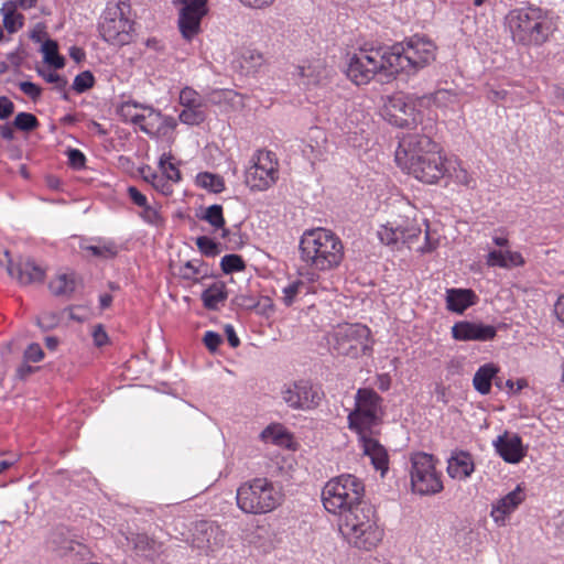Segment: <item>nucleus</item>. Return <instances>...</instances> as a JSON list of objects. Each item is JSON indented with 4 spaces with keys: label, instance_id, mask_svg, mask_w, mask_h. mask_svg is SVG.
Returning <instances> with one entry per match:
<instances>
[{
    "label": "nucleus",
    "instance_id": "6e6552de",
    "mask_svg": "<svg viewBox=\"0 0 564 564\" xmlns=\"http://www.w3.org/2000/svg\"><path fill=\"white\" fill-rule=\"evenodd\" d=\"M237 506L249 514H264L276 509L283 501V494L268 478H254L237 489Z\"/></svg>",
    "mask_w": 564,
    "mask_h": 564
},
{
    "label": "nucleus",
    "instance_id": "864d4df0",
    "mask_svg": "<svg viewBox=\"0 0 564 564\" xmlns=\"http://www.w3.org/2000/svg\"><path fill=\"white\" fill-rule=\"evenodd\" d=\"M95 78L89 70L82 72L78 74L73 82V89L78 93H85L93 87Z\"/></svg>",
    "mask_w": 564,
    "mask_h": 564
},
{
    "label": "nucleus",
    "instance_id": "9d476101",
    "mask_svg": "<svg viewBox=\"0 0 564 564\" xmlns=\"http://www.w3.org/2000/svg\"><path fill=\"white\" fill-rule=\"evenodd\" d=\"M382 398L372 389L361 388L355 397V409L348 414V427L357 435L378 433L382 416Z\"/></svg>",
    "mask_w": 564,
    "mask_h": 564
},
{
    "label": "nucleus",
    "instance_id": "2eb2a0df",
    "mask_svg": "<svg viewBox=\"0 0 564 564\" xmlns=\"http://www.w3.org/2000/svg\"><path fill=\"white\" fill-rule=\"evenodd\" d=\"M283 401L294 410H312L316 408L323 397V392L307 380H299L285 384L281 390Z\"/></svg>",
    "mask_w": 564,
    "mask_h": 564
},
{
    "label": "nucleus",
    "instance_id": "4468645a",
    "mask_svg": "<svg viewBox=\"0 0 564 564\" xmlns=\"http://www.w3.org/2000/svg\"><path fill=\"white\" fill-rule=\"evenodd\" d=\"M278 180V161L271 151H257L246 171V184L251 189L264 191Z\"/></svg>",
    "mask_w": 564,
    "mask_h": 564
},
{
    "label": "nucleus",
    "instance_id": "7ed1b4c3",
    "mask_svg": "<svg viewBox=\"0 0 564 564\" xmlns=\"http://www.w3.org/2000/svg\"><path fill=\"white\" fill-rule=\"evenodd\" d=\"M506 23L513 41L523 45L543 44L552 33L550 14L539 7L512 10L506 17Z\"/></svg>",
    "mask_w": 564,
    "mask_h": 564
},
{
    "label": "nucleus",
    "instance_id": "c85d7f7f",
    "mask_svg": "<svg viewBox=\"0 0 564 564\" xmlns=\"http://www.w3.org/2000/svg\"><path fill=\"white\" fill-rule=\"evenodd\" d=\"M8 271L12 278H15L23 285L41 283L45 275L44 270L31 260L20 262L15 265L11 264Z\"/></svg>",
    "mask_w": 564,
    "mask_h": 564
},
{
    "label": "nucleus",
    "instance_id": "a878e982",
    "mask_svg": "<svg viewBox=\"0 0 564 564\" xmlns=\"http://www.w3.org/2000/svg\"><path fill=\"white\" fill-rule=\"evenodd\" d=\"M475 470L474 458L470 453L455 451L447 459V474L456 480H466Z\"/></svg>",
    "mask_w": 564,
    "mask_h": 564
},
{
    "label": "nucleus",
    "instance_id": "49530a36",
    "mask_svg": "<svg viewBox=\"0 0 564 564\" xmlns=\"http://www.w3.org/2000/svg\"><path fill=\"white\" fill-rule=\"evenodd\" d=\"M200 219L207 221L214 229H224L225 218L223 215V207L220 205H212L206 208Z\"/></svg>",
    "mask_w": 564,
    "mask_h": 564
},
{
    "label": "nucleus",
    "instance_id": "bb28decb",
    "mask_svg": "<svg viewBox=\"0 0 564 564\" xmlns=\"http://www.w3.org/2000/svg\"><path fill=\"white\" fill-rule=\"evenodd\" d=\"M420 106H435L444 111H456L460 109V97L459 95L449 89H438L433 94L422 96L417 98Z\"/></svg>",
    "mask_w": 564,
    "mask_h": 564
},
{
    "label": "nucleus",
    "instance_id": "69168bd1",
    "mask_svg": "<svg viewBox=\"0 0 564 564\" xmlns=\"http://www.w3.org/2000/svg\"><path fill=\"white\" fill-rule=\"evenodd\" d=\"M19 88L33 100L41 96V88L32 82H21Z\"/></svg>",
    "mask_w": 564,
    "mask_h": 564
},
{
    "label": "nucleus",
    "instance_id": "58836bf2",
    "mask_svg": "<svg viewBox=\"0 0 564 564\" xmlns=\"http://www.w3.org/2000/svg\"><path fill=\"white\" fill-rule=\"evenodd\" d=\"M377 235L380 241L387 246L398 245L399 242H401L400 223L394 221L380 226Z\"/></svg>",
    "mask_w": 564,
    "mask_h": 564
},
{
    "label": "nucleus",
    "instance_id": "4c0bfd02",
    "mask_svg": "<svg viewBox=\"0 0 564 564\" xmlns=\"http://www.w3.org/2000/svg\"><path fill=\"white\" fill-rule=\"evenodd\" d=\"M196 183L199 187L215 194L221 193L225 189L224 178L220 175L209 172L198 173L196 176Z\"/></svg>",
    "mask_w": 564,
    "mask_h": 564
},
{
    "label": "nucleus",
    "instance_id": "37998d69",
    "mask_svg": "<svg viewBox=\"0 0 564 564\" xmlns=\"http://www.w3.org/2000/svg\"><path fill=\"white\" fill-rule=\"evenodd\" d=\"M159 167L167 180L172 182L181 181V172L178 167L173 163V155L169 153H163L159 160Z\"/></svg>",
    "mask_w": 564,
    "mask_h": 564
},
{
    "label": "nucleus",
    "instance_id": "39448f33",
    "mask_svg": "<svg viewBox=\"0 0 564 564\" xmlns=\"http://www.w3.org/2000/svg\"><path fill=\"white\" fill-rule=\"evenodd\" d=\"M340 532L349 544L367 551L376 547L383 538L376 510L368 502L341 518Z\"/></svg>",
    "mask_w": 564,
    "mask_h": 564
},
{
    "label": "nucleus",
    "instance_id": "f257e3e1",
    "mask_svg": "<svg viewBox=\"0 0 564 564\" xmlns=\"http://www.w3.org/2000/svg\"><path fill=\"white\" fill-rule=\"evenodd\" d=\"M395 160L404 164L409 174L426 184H435L446 176L448 159L442 155L438 144L427 135L412 134L404 138Z\"/></svg>",
    "mask_w": 564,
    "mask_h": 564
},
{
    "label": "nucleus",
    "instance_id": "20e7f679",
    "mask_svg": "<svg viewBox=\"0 0 564 564\" xmlns=\"http://www.w3.org/2000/svg\"><path fill=\"white\" fill-rule=\"evenodd\" d=\"M364 496L362 480L351 474H343L325 484L322 502L327 512L343 518L366 503Z\"/></svg>",
    "mask_w": 564,
    "mask_h": 564
},
{
    "label": "nucleus",
    "instance_id": "393cba45",
    "mask_svg": "<svg viewBox=\"0 0 564 564\" xmlns=\"http://www.w3.org/2000/svg\"><path fill=\"white\" fill-rule=\"evenodd\" d=\"M330 75L322 61L310 62L296 67L297 84L306 89L324 85Z\"/></svg>",
    "mask_w": 564,
    "mask_h": 564
},
{
    "label": "nucleus",
    "instance_id": "423d86ee",
    "mask_svg": "<svg viewBox=\"0 0 564 564\" xmlns=\"http://www.w3.org/2000/svg\"><path fill=\"white\" fill-rule=\"evenodd\" d=\"M340 532L349 544L367 551L376 547L383 538L376 510L368 502L341 518Z\"/></svg>",
    "mask_w": 564,
    "mask_h": 564
},
{
    "label": "nucleus",
    "instance_id": "e433bc0d",
    "mask_svg": "<svg viewBox=\"0 0 564 564\" xmlns=\"http://www.w3.org/2000/svg\"><path fill=\"white\" fill-rule=\"evenodd\" d=\"M307 293V285L304 281L296 279L290 281L281 290V302L290 307L292 306L303 294Z\"/></svg>",
    "mask_w": 564,
    "mask_h": 564
},
{
    "label": "nucleus",
    "instance_id": "052dcab7",
    "mask_svg": "<svg viewBox=\"0 0 564 564\" xmlns=\"http://www.w3.org/2000/svg\"><path fill=\"white\" fill-rule=\"evenodd\" d=\"M68 164L75 170H80L85 166L86 156L78 149H69L67 151Z\"/></svg>",
    "mask_w": 564,
    "mask_h": 564
},
{
    "label": "nucleus",
    "instance_id": "ddd939ff",
    "mask_svg": "<svg viewBox=\"0 0 564 564\" xmlns=\"http://www.w3.org/2000/svg\"><path fill=\"white\" fill-rule=\"evenodd\" d=\"M411 485L414 492L434 495L443 490L441 474L436 471L434 457L416 453L411 457Z\"/></svg>",
    "mask_w": 564,
    "mask_h": 564
},
{
    "label": "nucleus",
    "instance_id": "79ce46f5",
    "mask_svg": "<svg viewBox=\"0 0 564 564\" xmlns=\"http://www.w3.org/2000/svg\"><path fill=\"white\" fill-rule=\"evenodd\" d=\"M263 55L251 48H247L241 54L240 65L247 74L256 73L263 64Z\"/></svg>",
    "mask_w": 564,
    "mask_h": 564
},
{
    "label": "nucleus",
    "instance_id": "9b49d317",
    "mask_svg": "<svg viewBox=\"0 0 564 564\" xmlns=\"http://www.w3.org/2000/svg\"><path fill=\"white\" fill-rule=\"evenodd\" d=\"M371 332L362 324H344L336 326L327 336L333 352L339 356L358 358L372 351Z\"/></svg>",
    "mask_w": 564,
    "mask_h": 564
},
{
    "label": "nucleus",
    "instance_id": "a19ab883",
    "mask_svg": "<svg viewBox=\"0 0 564 564\" xmlns=\"http://www.w3.org/2000/svg\"><path fill=\"white\" fill-rule=\"evenodd\" d=\"M139 216L145 224L154 227H161L164 224V217L161 214V205L158 203H148L145 206L141 207Z\"/></svg>",
    "mask_w": 564,
    "mask_h": 564
},
{
    "label": "nucleus",
    "instance_id": "4be33fe9",
    "mask_svg": "<svg viewBox=\"0 0 564 564\" xmlns=\"http://www.w3.org/2000/svg\"><path fill=\"white\" fill-rule=\"evenodd\" d=\"M378 433L358 435L364 455L368 456L376 470L383 477L389 469V454L387 448L376 438Z\"/></svg>",
    "mask_w": 564,
    "mask_h": 564
},
{
    "label": "nucleus",
    "instance_id": "7c9ffc66",
    "mask_svg": "<svg viewBox=\"0 0 564 564\" xmlns=\"http://www.w3.org/2000/svg\"><path fill=\"white\" fill-rule=\"evenodd\" d=\"M499 368L492 364H485L478 368L473 378V386L477 392L485 395L491 390L492 379L498 373Z\"/></svg>",
    "mask_w": 564,
    "mask_h": 564
},
{
    "label": "nucleus",
    "instance_id": "aec40b11",
    "mask_svg": "<svg viewBox=\"0 0 564 564\" xmlns=\"http://www.w3.org/2000/svg\"><path fill=\"white\" fill-rule=\"evenodd\" d=\"M497 335V328L482 323L460 321L453 325L452 336L459 341H487Z\"/></svg>",
    "mask_w": 564,
    "mask_h": 564
},
{
    "label": "nucleus",
    "instance_id": "0e129e2a",
    "mask_svg": "<svg viewBox=\"0 0 564 564\" xmlns=\"http://www.w3.org/2000/svg\"><path fill=\"white\" fill-rule=\"evenodd\" d=\"M15 106L7 96H0V120H7L14 113Z\"/></svg>",
    "mask_w": 564,
    "mask_h": 564
},
{
    "label": "nucleus",
    "instance_id": "1a4fd4ad",
    "mask_svg": "<svg viewBox=\"0 0 564 564\" xmlns=\"http://www.w3.org/2000/svg\"><path fill=\"white\" fill-rule=\"evenodd\" d=\"M130 4L111 0L100 15L98 31L102 40L111 45H126L132 40L133 22L129 18Z\"/></svg>",
    "mask_w": 564,
    "mask_h": 564
},
{
    "label": "nucleus",
    "instance_id": "a18cd8bd",
    "mask_svg": "<svg viewBox=\"0 0 564 564\" xmlns=\"http://www.w3.org/2000/svg\"><path fill=\"white\" fill-rule=\"evenodd\" d=\"M42 52L44 61L54 66L55 68H62L64 66V58L58 54L57 44L52 40H47L42 45Z\"/></svg>",
    "mask_w": 564,
    "mask_h": 564
},
{
    "label": "nucleus",
    "instance_id": "5701e85b",
    "mask_svg": "<svg viewBox=\"0 0 564 564\" xmlns=\"http://www.w3.org/2000/svg\"><path fill=\"white\" fill-rule=\"evenodd\" d=\"M492 446L498 455L509 464H518L525 456L522 440L516 433L506 431L492 442Z\"/></svg>",
    "mask_w": 564,
    "mask_h": 564
},
{
    "label": "nucleus",
    "instance_id": "b1692460",
    "mask_svg": "<svg viewBox=\"0 0 564 564\" xmlns=\"http://www.w3.org/2000/svg\"><path fill=\"white\" fill-rule=\"evenodd\" d=\"M224 540L219 527L209 521H199L195 524L193 546L208 553L215 550Z\"/></svg>",
    "mask_w": 564,
    "mask_h": 564
},
{
    "label": "nucleus",
    "instance_id": "f704fd0d",
    "mask_svg": "<svg viewBox=\"0 0 564 564\" xmlns=\"http://www.w3.org/2000/svg\"><path fill=\"white\" fill-rule=\"evenodd\" d=\"M3 26L9 33H15L23 26L24 17L17 13V2L8 1L1 8Z\"/></svg>",
    "mask_w": 564,
    "mask_h": 564
},
{
    "label": "nucleus",
    "instance_id": "2f4dec72",
    "mask_svg": "<svg viewBox=\"0 0 564 564\" xmlns=\"http://www.w3.org/2000/svg\"><path fill=\"white\" fill-rule=\"evenodd\" d=\"M446 170V176L455 183L471 189L477 186L476 178L462 165L459 160L448 159Z\"/></svg>",
    "mask_w": 564,
    "mask_h": 564
},
{
    "label": "nucleus",
    "instance_id": "412c9836",
    "mask_svg": "<svg viewBox=\"0 0 564 564\" xmlns=\"http://www.w3.org/2000/svg\"><path fill=\"white\" fill-rule=\"evenodd\" d=\"M525 495L520 486L491 505L490 517L498 527L507 525L510 516L524 501Z\"/></svg>",
    "mask_w": 564,
    "mask_h": 564
},
{
    "label": "nucleus",
    "instance_id": "c03bdc74",
    "mask_svg": "<svg viewBox=\"0 0 564 564\" xmlns=\"http://www.w3.org/2000/svg\"><path fill=\"white\" fill-rule=\"evenodd\" d=\"M180 104L187 108L206 107V100L193 88L185 87L180 93Z\"/></svg>",
    "mask_w": 564,
    "mask_h": 564
},
{
    "label": "nucleus",
    "instance_id": "680f3d73",
    "mask_svg": "<svg viewBox=\"0 0 564 564\" xmlns=\"http://www.w3.org/2000/svg\"><path fill=\"white\" fill-rule=\"evenodd\" d=\"M203 343L209 351L215 352L223 343V337L216 332L207 330L204 334Z\"/></svg>",
    "mask_w": 564,
    "mask_h": 564
},
{
    "label": "nucleus",
    "instance_id": "e2e57ef3",
    "mask_svg": "<svg viewBox=\"0 0 564 564\" xmlns=\"http://www.w3.org/2000/svg\"><path fill=\"white\" fill-rule=\"evenodd\" d=\"M43 357L44 352L39 344H31L24 351L26 362H39Z\"/></svg>",
    "mask_w": 564,
    "mask_h": 564
},
{
    "label": "nucleus",
    "instance_id": "473e14b6",
    "mask_svg": "<svg viewBox=\"0 0 564 564\" xmlns=\"http://www.w3.org/2000/svg\"><path fill=\"white\" fill-rule=\"evenodd\" d=\"M228 296L224 282H215L202 293L204 307L210 311L218 310Z\"/></svg>",
    "mask_w": 564,
    "mask_h": 564
},
{
    "label": "nucleus",
    "instance_id": "f8f14e48",
    "mask_svg": "<svg viewBox=\"0 0 564 564\" xmlns=\"http://www.w3.org/2000/svg\"><path fill=\"white\" fill-rule=\"evenodd\" d=\"M389 56L388 47L361 48L349 57L346 75L357 86L368 84L379 72L392 76L394 73L388 65Z\"/></svg>",
    "mask_w": 564,
    "mask_h": 564
},
{
    "label": "nucleus",
    "instance_id": "dca6fc26",
    "mask_svg": "<svg viewBox=\"0 0 564 564\" xmlns=\"http://www.w3.org/2000/svg\"><path fill=\"white\" fill-rule=\"evenodd\" d=\"M381 115L392 126L409 128L416 123L417 113L412 97L397 94L387 99Z\"/></svg>",
    "mask_w": 564,
    "mask_h": 564
},
{
    "label": "nucleus",
    "instance_id": "338daca9",
    "mask_svg": "<svg viewBox=\"0 0 564 564\" xmlns=\"http://www.w3.org/2000/svg\"><path fill=\"white\" fill-rule=\"evenodd\" d=\"M128 195L132 203L139 206L140 208L149 203L145 195H143L137 187L130 186L128 188Z\"/></svg>",
    "mask_w": 564,
    "mask_h": 564
},
{
    "label": "nucleus",
    "instance_id": "8fccbe9b",
    "mask_svg": "<svg viewBox=\"0 0 564 564\" xmlns=\"http://www.w3.org/2000/svg\"><path fill=\"white\" fill-rule=\"evenodd\" d=\"M204 109L205 107L183 109L180 112L178 118L183 123L198 126L206 119V113Z\"/></svg>",
    "mask_w": 564,
    "mask_h": 564
},
{
    "label": "nucleus",
    "instance_id": "ea45409f",
    "mask_svg": "<svg viewBox=\"0 0 564 564\" xmlns=\"http://www.w3.org/2000/svg\"><path fill=\"white\" fill-rule=\"evenodd\" d=\"M400 223L401 242L411 246L422 232L421 226L415 219H402Z\"/></svg>",
    "mask_w": 564,
    "mask_h": 564
},
{
    "label": "nucleus",
    "instance_id": "72a5a7b5",
    "mask_svg": "<svg viewBox=\"0 0 564 564\" xmlns=\"http://www.w3.org/2000/svg\"><path fill=\"white\" fill-rule=\"evenodd\" d=\"M48 288L56 296H69L76 289L74 273H59L50 281Z\"/></svg>",
    "mask_w": 564,
    "mask_h": 564
},
{
    "label": "nucleus",
    "instance_id": "c9c22d12",
    "mask_svg": "<svg viewBox=\"0 0 564 564\" xmlns=\"http://www.w3.org/2000/svg\"><path fill=\"white\" fill-rule=\"evenodd\" d=\"M96 243L83 246V249L90 252L94 257L102 259L115 258L119 253V246L111 239L98 238Z\"/></svg>",
    "mask_w": 564,
    "mask_h": 564
},
{
    "label": "nucleus",
    "instance_id": "cd10ccee",
    "mask_svg": "<svg viewBox=\"0 0 564 564\" xmlns=\"http://www.w3.org/2000/svg\"><path fill=\"white\" fill-rule=\"evenodd\" d=\"M126 541L138 556L148 560H154L162 552V544L144 533L130 532Z\"/></svg>",
    "mask_w": 564,
    "mask_h": 564
},
{
    "label": "nucleus",
    "instance_id": "5fc2aeb1",
    "mask_svg": "<svg viewBox=\"0 0 564 564\" xmlns=\"http://www.w3.org/2000/svg\"><path fill=\"white\" fill-rule=\"evenodd\" d=\"M196 246L199 251L207 257H214L219 252L218 243L207 236L198 237L196 239Z\"/></svg>",
    "mask_w": 564,
    "mask_h": 564
},
{
    "label": "nucleus",
    "instance_id": "c756f323",
    "mask_svg": "<svg viewBox=\"0 0 564 564\" xmlns=\"http://www.w3.org/2000/svg\"><path fill=\"white\" fill-rule=\"evenodd\" d=\"M478 302V296L470 289H447L446 307L451 312L463 314Z\"/></svg>",
    "mask_w": 564,
    "mask_h": 564
},
{
    "label": "nucleus",
    "instance_id": "13d9d810",
    "mask_svg": "<svg viewBox=\"0 0 564 564\" xmlns=\"http://www.w3.org/2000/svg\"><path fill=\"white\" fill-rule=\"evenodd\" d=\"M58 322H59L58 315L53 312H43L37 317V325L44 330L54 328L58 324Z\"/></svg>",
    "mask_w": 564,
    "mask_h": 564
},
{
    "label": "nucleus",
    "instance_id": "3c124183",
    "mask_svg": "<svg viewBox=\"0 0 564 564\" xmlns=\"http://www.w3.org/2000/svg\"><path fill=\"white\" fill-rule=\"evenodd\" d=\"M13 126L18 130L28 132L39 127V120L30 112H19L13 120Z\"/></svg>",
    "mask_w": 564,
    "mask_h": 564
},
{
    "label": "nucleus",
    "instance_id": "a211bd4d",
    "mask_svg": "<svg viewBox=\"0 0 564 564\" xmlns=\"http://www.w3.org/2000/svg\"><path fill=\"white\" fill-rule=\"evenodd\" d=\"M492 242L499 249H490L486 256V264L490 268H500L510 270L522 267L525 263L524 258L518 251L509 249V238L502 229H498L492 235Z\"/></svg>",
    "mask_w": 564,
    "mask_h": 564
},
{
    "label": "nucleus",
    "instance_id": "bf43d9fd",
    "mask_svg": "<svg viewBox=\"0 0 564 564\" xmlns=\"http://www.w3.org/2000/svg\"><path fill=\"white\" fill-rule=\"evenodd\" d=\"M234 304L245 308V310H254L258 308L261 303L258 302L252 295L250 294H238L232 300Z\"/></svg>",
    "mask_w": 564,
    "mask_h": 564
},
{
    "label": "nucleus",
    "instance_id": "de8ad7c7",
    "mask_svg": "<svg viewBox=\"0 0 564 564\" xmlns=\"http://www.w3.org/2000/svg\"><path fill=\"white\" fill-rule=\"evenodd\" d=\"M141 107L142 106L138 105L137 102L127 101L119 107L118 115L124 122H131L138 126L139 122H141L142 116V112H139L138 108Z\"/></svg>",
    "mask_w": 564,
    "mask_h": 564
},
{
    "label": "nucleus",
    "instance_id": "774afa93",
    "mask_svg": "<svg viewBox=\"0 0 564 564\" xmlns=\"http://www.w3.org/2000/svg\"><path fill=\"white\" fill-rule=\"evenodd\" d=\"M554 313L557 321L564 327V293L558 296L557 301L554 304Z\"/></svg>",
    "mask_w": 564,
    "mask_h": 564
},
{
    "label": "nucleus",
    "instance_id": "4d7b16f0",
    "mask_svg": "<svg viewBox=\"0 0 564 564\" xmlns=\"http://www.w3.org/2000/svg\"><path fill=\"white\" fill-rule=\"evenodd\" d=\"M172 181L167 180L164 175H152V186L159 193L167 196L173 192Z\"/></svg>",
    "mask_w": 564,
    "mask_h": 564
},
{
    "label": "nucleus",
    "instance_id": "0eeeda50",
    "mask_svg": "<svg viewBox=\"0 0 564 564\" xmlns=\"http://www.w3.org/2000/svg\"><path fill=\"white\" fill-rule=\"evenodd\" d=\"M388 65L392 73H415L435 59L436 46L426 36L414 35L404 43L388 47Z\"/></svg>",
    "mask_w": 564,
    "mask_h": 564
},
{
    "label": "nucleus",
    "instance_id": "f03ea898",
    "mask_svg": "<svg viewBox=\"0 0 564 564\" xmlns=\"http://www.w3.org/2000/svg\"><path fill=\"white\" fill-rule=\"evenodd\" d=\"M300 258L312 270L330 271L338 268L344 259V245L329 229L305 230L300 239Z\"/></svg>",
    "mask_w": 564,
    "mask_h": 564
},
{
    "label": "nucleus",
    "instance_id": "6e6d98bb",
    "mask_svg": "<svg viewBox=\"0 0 564 564\" xmlns=\"http://www.w3.org/2000/svg\"><path fill=\"white\" fill-rule=\"evenodd\" d=\"M202 262L199 260H191L184 263L180 268V275L184 280H195L198 274H200Z\"/></svg>",
    "mask_w": 564,
    "mask_h": 564
},
{
    "label": "nucleus",
    "instance_id": "f3484780",
    "mask_svg": "<svg viewBox=\"0 0 564 564\" xmlns=\"http://www.w3.org/2000/svg\"><path fill=\"white\" fill-rule=\"evenodd\" d=\"M208 0H174L180 6L178 29L191 41L200 30V21L207 14Z\"/></svg>",
    "mask_w": 564,
    "mask_h": 564
},
{
    "label": "nucleus",
    "instance_id": "603ef678",
    "mask_svg": "<svg viewBox=\"0 0 564 564\" xmlns=\"http://www.w3.org/2000/svg\"><path fill=\"white\" fill-rule=\"evenodd\" d=\"M220 267L224 273L229 274L232 272L242 271L246 264L240 256L231 253L221 258Z\"/></svg>",
    "mask_w": 564,
    "mask_h": 564
},
{
    "label": "nucleus",
    "instance_id": "6ab92c4d",
    "mask_svg": "<svg viewBox=\"0 0 564 564\" xmlns=\"http://www.w3.org/2000/svg\"><path fill=\"white\" fill-rule=\"evenodd\" d=\"M141 122H139L138 127L151 138L165 137L176 127L173 117L163 116L161 111L152 107H141Z\"/></svg>",
    "mask_w": 564,
    "mask_h": 564
},
{
    "label": "nucleus",
    "instance_id": "09e8293b",
    "mask_svg": "<svg viewBox=\"0 0 564 564\" xmlns=\"http://www.w3.org/2000/svg\"><path fill=\"white\" fill-rule=\"evenodd\" d=\"M261 438L264 442H270L276 445H283L284 442L289 438V435L282 427V425H269L261 433Z\"/></svg>",
    "mask_w": 564,
    "mask_h": 564
}]
</instances>
